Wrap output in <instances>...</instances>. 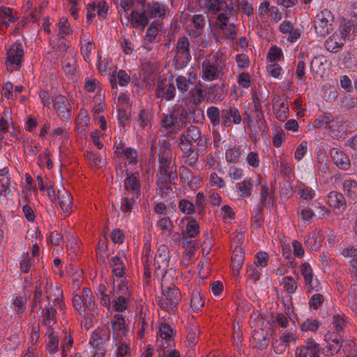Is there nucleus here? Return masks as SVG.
I'll list each match as a JSON object with an SVG mask.
<instances>
[{"label": "nucleus", "mask_w": 357, "mask_h": 357, "mask_svg": "<svg viewBox=\"0 0 357 357\" xmlns=\"http://www.w3.org/2000/svg\"><path fill=\"white\" fill-rule=\"evenodd\" d=\"M160 130L169 134H175L183 128L188 120V112L174 106L168 113L159 116Z\"/></svg>", "instance_id": "nucleus-1"}, {"label": "nucleus", "mask_w": 357, "mask_h": 357, "mask_svg": "<svg viewBox=\"0 0 357 357\" xmlns=\"http://www.w3.org/2000/svg\"><path fill=\"white\" fill-rule=\"evenodd\" d=\"M174 278H168V273H163L161 280L162 298L159 301L161 309L165 311H173L181 299V291L174 282Z\"/></svg>", "instance_id": "nucleus-2"}, {"label": "nucleus", "mask_w": 357, "mask_h": 357, "mask_svg": "<svg viewBox=\"0 0 357 357\" xmlns=\"http://www.w3.org/2000/svg\"><path fill=\"white\" fill-rule=\"evenodd\" d=\"M200 8L204 13L217 15L218 22H223V26L225 25V21L228 15H231L234 11V5L232 0H197Z\"/></svg>", "instance_id": "nucleus-3"}, {"label": "nucleus", "mask_w": 357, "mask_h": 357, "mask_svg": "<svg viewBox=\"0 0 357 357\" xmlns=\"http://www.w3.org/2000/svg\"><path fill=\"white\" fill-rule=\"evenodd\" d=\"M71 45L69 41L64 38H60L57 51L59 52V56H65L62 61V70L69 79H75L77 77V52L71 49Z\"/></svg>", "instance_id": "nucleus-4"}, {"label": "nucleus", "mask_w": 357, "mask_h": 357, "mask_svg": "<svg viewBox=\"0 0 357 357\" xmlns=\"http://www.w3.org/2000/svg\"><path fill=\"white\" fill-rule=\"evenodd\" d=\"M73 308L83 317L93 316L97 309V304L91 290L84 287L82 294H76L73 296Z\"/></svg>", "instance_id": "nucleus-5"}, {"label": "nucleus", "mask_w": 357, "mask_h": 357, "mask_svg": "<svg viewBox=\"0 0 357 357\" xmlns=\"http://www.w3.org/2000/svg\"><path fill=\"white\" fill-rule=\"evenodd\" d=\"M40 98L45 107L52 109L63 119H68L71 115L72 107L68 100L62 95L51 96L47 91H41Z\"/></svg>", "instance_id": "nucleus-6"}, {"label": "nucleus", "mask_w": 357, "mask_h": 357, "mask_svg": "<svg viewBox=\"0 0 357 357\" xmlns=\"http://www.w3.org/2000/svg\"><path fill=\"white\" fill-rule=\"evenodd\" d=\"M223 74V64L219 60L218 54L203 60L199 76L204 81L212 82L220 79Z\"/></svg>", "instance_id": "nucleus-7"}, {"label": "nucleus", "mask_w": 357, "mask_h": 357, "mask_svg": "<svg viewBox=\"0 0 357 357\" xmlns=\"http://www.w3.org/2000/svg\"><path fill=\"white\" fill-rule=\"evenodd\" d=\"M193 143L197 144L199 149H204L207 142L205 136L201 135L198 128L190 126L180 135L178 147L181 151H188L190 147H192Z\"/></svg>", "instance_id": "nucleus-8"}, {"label": "nucleus", "mask_w": 357, "mask_h": 357, "mask_svg": "<svg viewBox=\"0 0 357 357\" xmlns=\"http://www.w3.org/2000/svg\"><path fill=\"white\" fill-rule=\"evenodd\" d=\"M130 296V291L126 280L113 282L112 304L116 311L123 312L127 310Z\"/></svg>", "instance_id": "nucleus-9"}, {"label": "nucleus", "mask_w": 357, "mask_h": 357, "mask_svg": "<svg viewBox=\"0 0 357 357\" xmlns=\"http://www.w3.org/2000/svg\"><path fill=\"white\" fill-rule=\"evenodd\" d=\"M24 50L21 43L15 42L6 47V66L8 70H19L22 65Z\"/></svg>", "instance_id": "nucleus-10"}, {"label": "nucleus", "mask_w": 357, "mask_h": 357, "mask_svg": "<svg viewBox=\"0 0 357 357\" xmlns=\"http://www.w3.org/2000/svg\"><path fill=\"white\" fill-rule=\"evenodd\" d=\"M190 43L186 37L178 38L174 56V65L176 69H182L187 66L191 59Z\"/></svg>", "instance_id": "nucleus-11"}, {"label": "nucleus", "mask_w": 357, "mask_h": 357, "mask_svg": "<svg viewBox=\"0 0 357 357\" xmlns=\"http://www.w3.org/2000/svg\"><path fill=\"white\" fill-rule=\"evenodd\" d=\"M333 19L332 13L328 9H324L317 14L314 29L318 36L324 37L330 33L333 29Z\"/></svg>", "instance_id": "nucleus-12"}, {"label": "nucleus", "mask_w": 357, "mask_h": 357, "mask_svg": "<svg viewBox=\"0 0 357 357\" xmlns=\"http://www.w3.org/2000/svg\"><path fill=\"white\" fill-rule=\"evenodd\" d=\"M257 15L261 20H271L278 23L282 20V13L276 6H271L268 0L262 1L258 7Z\"/></svg>", "instance_id": "nucleus-13"}, {"label": "nucleus", "mask_w": 357, "mask_h": 357, "mask_svg": "<svg viewBox=\"0 0 357 357\" xmlns=\"http://www.w3.org/2000/svg\"><path fill=\"white\" fill-rule=\"evenodd\" d=\"M320 347L314 339L310 337L304 340V344L295 349V357H320Z\"/></svg>", "instance_id": "nucleus-14"}, {"label": "nucleus", "mask_w": 357, "mask_h": 357, "mask_svg": "<svg viewBox=\"0 0 357 357\" xmlns=\"http://www.w3.org/2000/svg\"><path fill=\"white\" fill-rule=\"evenodd\" d=\"M242 121L238 109L234 106H229L221 111V124L223 127L229 128L239 125Z\"/></svg>", "instance_id": "nucleus-15"}, {"label": "nucleus", "mask_w": 357, "mask_h": 357, "mask_svg": "<svg viewBox=\"0 0 357 357\" xmlns=\"http://www.w3.org/2000/svg\"><path fill=\"white\" fill-rule=\"evenodd\" d=\"M326 347L323 349V354L327 356H333L337 354L342 346V338L340 335L328 332L324 335Z\"/></svg>", "instance_id": "nucleus-16"}, {"label": "nucleus", "mask_w": 357, "mask_h": 357, "mask_svg": "<svg viewBox=\"0 0 357 357\" xmlns=\"http://www.w3.org/2000/svg\"><path fill=\"white\" fill-rule=\"evenodd\" d=\"M169 252L167 246L161 245L158 250V254L154 257V266L157 269H161L168 273V278L173 277L172 273L174 272L172 269L167 270L169 264Z\"/></svg>", "instance_id": "nucleus-17"}, {"label": "nucleus", "mask_w": 357, "mask_h": 357, "mask_svg": "<svg viewBox=\"0 0 357 357\" xmlns=\"http://www.w3.org/2000/svg\"><path fill=\"white\" fill-rule=\"evenodd\" d=\"M278 30L281 33L287 36L286 39L290 43H296L301 36V30L289 20H284L279 25Z\"/></svg>", "instance_id": "nucleus-18"}, {"label": "nucleus", "mask_w": 357, "mask_h": 357, "mask_svg": "<svg viewBox=\"0 0 357 357\" xmlns=\"http://www.w3.org/2000/svg\"><path fill=\"white\" fill-rule=\"evenodd\" d=\"M110 340V331L107 325L102 326L95 330L91 335L89 344L93 348L107 344Z\"/></svg>", "instance_id": "nucleus-19"}, {"label": "nucleus", "mask_w": 357, "mask_h": 357, "mask_svg": "<svg viewBox=\"0 0 357 357\" xmlns=\"http://www.w3.org/2000/svg\"><path fill=\"white\" fill-rule=\"evenodd\" d=\"M80 52L84 59L89 63L91 61V56L96 49L95 43L91 36L82 30V35L79 40Z\"/></svg>", "instance_id": "nucleus-20"}, {"label": "nucleus", "mask_w": 357, "mask_h": 357, "mask_svg": "<svg viewBox=\"0 0 357 357\" xmlns=\"http://www.w3.org/2000/svg\"><path fill=\"white\" fill-rule=\"evenodd\" d=\"M63 290L61 286L58 284L51 283L47 291V298L48 300V305L53 303L54 305L63 310L65 308V304L63 301Z\"/></svg>", "instance_id": "nucleus-21"}, {"label": "nucleus", "mask_w": 357, "mask_h": 357, "mask_svg": "<svg viewBox=\"0 0 357 357\" xmlns=\"http://www.w3.org/2000/svg\"><path fill=\"white\" fill-rule=\"evenodd\" d=\"M175 94L176 89L172 84H170L167 80H160L158 82L155 89V96L158 98L169 101L174 98Z\"/></svg>", "instance_id": "nucleus-22"}, {"label": "nucleus", "mask_w": 357, "mask_h": 357, "mask_svg": "<svg viewBox=\"0 0 357 357\" xmlns=\"http://www.w3.org/2000/svg\"><path fill=\"white\" fill-rule=\"evenodd\" d=\"M328 130L331 135L337 139L344 138L347 134V126L342 120L335 119L331 116Z\"/></svg>", "instance_id": "nucleus-23"}, {"label": "nucleus", "mask_w": 357, "mask_h": 357, "mask_svg": "<svg viewBox=\"0 0 357 357\" xmlns=\"http://www.w3.org/2000/svg\"><path fill=\"white\" fill-rule=\"evenodd\" d=\"M57 199L60 208L64 213L70 214L73 211V197L69 191L63 188L58 189Z\"/></svg>", "instance_id": "nucleus-24"}, {"label": "nucleus", "mask_w": 357, "mask_h": 357, "mask_svg": "<svg viewBox=\"0 0 357 357\" xmlns=\"http://www.w3.org/2000/svg\"><path fill=\"white\" fill-rule=\"evenodd\" d=\"M127 15V18L133 28L144 29L149 23V17L146 12H139L137 10H131Z\"/></svg>", "instance_id": "nucleus-25"}, {"label": "nucleus", "mask_w": 357, "mask_h": 357, "mask_svg": "<svg viewBox=\"0 0 357 357\" xmlns=\"http://www.w3.org/2000/svg\"><path fill=\"white\" fill-rule=\"evenodd\" d=\"M167 6L160 1L149 3L146 6V14L149 19H164L166 16Z\"/></svg>", "instance_id": "nucleus-26"}, {"label": "nucleus", "mask_w": 357, "mask_h": 357, "mask_svg": "<svg viewBox=\"0 0 357 357\" xmlns=\"http://www.w3.org/2000/svg\"><path fill=\"white\" fill-rule=\"evenodd\" d=\"M126 176L124 183L126 190L134 195L135 197H139L141 192V185L139 180V174L138 172L129 174L127 170Z\"/></svg>", "instance_id": "nucleus-27"}, {"label": "nucleus", "mask_w": 357, "mask_h": 357, "mask_svg": "<svg viewBox=\"0 0 357 357\" xmlns=\"http://www.w3.org/2000/svg\"><path fill=\"white\" fill-rule=\"evenodd\" d=\"M330 154L338 168L344 171L350 168L351 163L349 157L343 151L337 148H333L331 149Z\"/></svg>", "instance_id": "nucleus-28"}, {"label": "nucleus", "mask_w": 357, "mask_h": 357, "mask_svg": "<svg viewBox=\"0 0 357 357\" xmlns=\"http://www.w3.org/2000/svg\"><path fill=\"white\" fill-rule=\"evenodd\" d=\"M205 24L206 21L203 15H194L190 19L189 35L194 38L199 36L204 31Z\"/></svg>", "instance_id": "nucleus-29"}, {"label": "nucleus", "mask_w": 357, "mask_h": 357, "mask_svg": "<svg viewBox=\"0 0 357 357\" xmlns=\"http://www.w3.org/2000/svg\"><path fill=\"white\" fill-rule=\"evenodd\" d=\"M46 348L50 354H54L59 350V338L52 328H47L45 333Z\"/></svg>", "instance_id": "nucleus-30"}, {"label": "nucleus", "mask_w": 357, "mask_h": 357, "mask_svg": "<svg viewBox=\"0 0 357 357\" xmlns=\"http://www.w3.org/2000/svg\"><path fill=\"white\" fill-rule=\"evenodd\" d=\"M345 41L344 37L336 31L326 40L325 47L328 51L335 53L343 47Z\"/></svg>", "instance_id": "nucleus-31"}, {"label": "nucleus", "mask_w": 357, "mask_h": 357, "mask_svg": "<svg viewBox=\"0 0 357 357\" xmlns=\"http://www.w3.org/2000/svg\"><path fill=\"white\" fill-rule=\"evenodd\" d=\"M344 40L349 39L351 36L357 34V24L351 20L344 19L341 21L339 30L337 31Z\"/></svg>", "instance_id": "nucleus-32"}, {"label": "nucleus", "mask_w": 357, "mask_h": 357, "mask_svg": "<svg viewBox=\"0 0 357 357\" xmlns=\"http://www.w3.org/2000/svg\"><path fill=\"white\" fill-rule=\"evenodd\" d=\"M273 109L275 118L280 121H284L289 114V105L287 102L281 99L273 100Z\"/></svg>", "instance_id": "nucleus-33"}, {"label": "nucleus", "mask_w": 357, "mask_h": 357, "mask_svg": "<svg viewBox=\"0 0 357 357\" xmlns=\"http://www.w3.org/2000/svg\"><path fill=\"white\" fill-rule=\"evenodd\" d=\"M109 264L112 267L113 282L126 280L124 279L125 266L122 260L119 257H112Z\"/></svg>", "instance_id": "nucleus-34"}, {"label": "nucleus", "mask_w": 357, "mask_h": 357, "mask_svg": "<svg viewBox=\"0 0 357 357\" xmlns=\"http://www.w3.org/2000/svg\"><path fill=\"white\" fill-rule=\"evenodd\" d=\"M113 339L115 346L117 347V357H123L127 355L130 351V340L127 335H115Z\"/></svg>", "instance_id": "nucleus-35"}, {"label": "nucleus", "mask_w": 357, "mask_h": 357, "mask_svg": "<svg viewBox=\"0 0 357 357\" xmlns=\"http://www.w3.org/2000/svg\"><path fill=\"white\" fill-rule=\"evenodd\" d=\"M255 181L252 178L247 177L236 184V188L240 197L245 198L252 195Z\"/></svg>", "instance_id": "nucleus-36"}, {"label": "nucleus", "mask_w": 357, "mask_h": 357, "mask_svg": "<svg viewBox=\"0 0 357 357\" xmlns=\"http://www.w3.org/2000/svg\"><path fill=\"white\" fill-rule=\"evenodd\" d=\"M244 262V252L242 248H236L232 250L231 266L234 274H238Z\"/></svg>", "instance_id": "nucleus-37"}, {"label": "nucleus", "mask_w": 357, "mask_h": 357, "mask_svg": "<svg viewBox=\"0 0 357 357\" xmlns=\"http://www.w3.org/2000/svg\"><path fill=\"white\" fill-rule=\"evenodd\" d=\"M17 17L8 7L0 6V30L7 28L10 23L17 21Z\"/></svg>", "instance_id": "nucleus-38"}, {"label": "nucleus", "mask_w": 357, "mask_h": 357, "mask_svg": "<svg viewBox=\"0 0 357 357\" xmlns=\"http://www.w3.org/2000/svg\"><path fill=\"white\" fill-rule=\"evenodd\" d=\"M109 324H111L113 330V337L115 335H126V321L123 315L120 314H115Z\"/></svg>", "instance_id": "nucleus-39"}, {"label": "nucleus", "mask_w": 357, "mask_h": 357, "mask_svg": "<svg viewBox=\"0 0 357 357\" xmlns=\"http://www.w3.org/2000/svg\"><path fill=\"white\" fill-rule=\"evenodd\" d=\"M190 305L192 311L194 312H198L202 310L204 305V301L201 291L197 289L192 291Z\"/></svg>", "instance_id": "nucleus-40"}, {"label": "nucleus", "mask_w": 357, "mask_h": 357, "mask_svg": "<svg viewBox=\"0 0 357 357\" xmlns=\"http://www.w3.org/2000/svg\"><path fill=\"white\" fill-rule=\"evenodd\" d=\"M174 335V330L169 325L167 324H162L160 325L158 332V337L161 340L162 344L165 342L169 345L173 341Z\"/></svg>", "instance_id": "nucleus-41"}, {"label": "nucleus", "mask_w": 357, "mask_h": 357, "mask_svg": "<svg viewBox=\"0 0 357 357\" xmlns=\"http://www.w3.org/2000/svg\"><path fill=\"white\" fill-rule=\"evenodd\" d=\"M153 121V114L149 109L142 108L139 110L137 122L141 128L151 127Z\"/></svg>", "instance_id": "nucleus-42"}, {"label": "nucleus", "mask_w": 357, "mask_h": 357, "mask_svg": "<svg viewBox=\"0 0 357 357\" xmlns=\"http://www.w3.org/2000/svg\"><path fill=\"white\" fill-rule=\"evenodd\" d=\"M343 191L350 200L357 199V181L351 179L345 180L343 182Z\"/></svg>", "instance_id": "nucleus-43"}, {"label": "nucleus", "mask_w": 357, "mask_h": 357, "mask_svg": "<svg viewBox=\"0 0 357 357\" xmlns=\"http://www.w3.org/2000/svg\"><path fill=\"white\" fill-rule=\"evenodd\" d=\"M345 199L340 192L332 191L328 195V204L334 208H339L345 205Z\"/></svg>", "instance_id": "nucleus-44"}, {"label": "nucleus", "mask_w": 357, "mask_h": 357, "mask_svg": "<svg viewBox=\"0 0 357 357\" xmlns=\"http://www.w3.org/2000/svg\"><path fill=\"white\" fill-rule=\"evenodd\" d=\"M201 149H195L193 147H190L188 151H181L183 152L182 159L185 163L187 165L193 167L198 158H199V151Z\"/></svg>", "instance_id": "nucleus-45"}, {"label": "nucleus", "mask_w": 357, "mask_h": 357, "mask_svg": "<svg viewBox=\"0 0 357 357\" xmlns=\"http://www.w3.org/2000/svg\"><path fill=\"white\" fill-rule=\"evenodd\" d=\"M56 311L54 307L50 306V305L46 307L45 310L43 312V322L47 326V328H52L56 322Z\"/></svg>", "instance_id": "nucleus-46"}, {"label": "nucleus", "mask_w": 357, "mask_h": 357, "mask_svg": "<svg viewBox=\"0 0 357 357\" xmlns=\"http://www.w3.org/2000/svg\"><path fill=\"white\" fill-rule=\"evenodd\" d=\"M66 240V248L72 252L77 254L79 251V240L78 237L70 232H66L64 234Z\"/></svg>", "instance_id": "nucleus-47"}, {"label": "nucleus", "mask_w": 357, "mask_h": 357, "mask_svg": "<svg viewBox=\"0 0 357 357\" xmlns=\"http://www.w3.org/2000/svg\"><path fill=\"white\" fill-rule=\"evenodd\" d=\"M231 15H228L227 19L225 21V25L223 26L222 24L223 22H218L217 20L216 24L220 27V29L222 31V33L226 36V38L229 39H234L236 36V31L235 26L231 24H229V20L231 17Z\"/></svg>", "instance_id": "nucleus-48"}, {"label": "nucleus", "mask_w": 357, "mask_h": 357, "mask_svg": "<svg viewBox=\"0 0 357 357\" xmlns=\"http://www.w3.org/2000/svg\"><path fill=\"white\" fill-rule=\"evenodd\" d=\"M58 28L59 36H71L73 33L74 29L70 26L68 20L66 17H62L59 19V22L56 24Z\"/></svg>", "instance_id": "nucleus-49"}, {"label": "nucleus", "mask_w": 357, "mask_h": 357, "mask_svg": "<svg viewBox=\"0 0 357 357\" xmlns=\"http://www.w3.org/2000/svg\"><path fill=\"white\" fill-rule=\"evenodd\" d=\"M321 326V322L315 319L307 318L300 324V328L303 332L316 333Z\"/></svg>", "instance_id": "nucleus-50"}, {"label": "nucleus", "mask_w": 357, "mask_h": 357, "mask_svg": "<svg viewBox=\"0 0 357 357\" xmlns=\"http://www.w3.org/2000/svg\"><path fill=\"white\" fill-rule=\"evenodd\" d=\"M305 245L312 250H317L321 246V238L319 233L313 231L310 232L305 238Z\"/></svg>", "instance_id": "nucleus-51"}, {"label": "nucleus", "mask_w": 357, "mask_h": 357, "mask_svg": "<svg viewBox=\"0 0 357 357\" xmlns=\"http://www.w3.org/2000/svg\"><path fill=\"white\" fill-rule=\"evenodd\" d=\"M199 233V225L195 220H190L187 225L185 230L183 231V235L184 238H195Z\"/></svg>", "instance_id": "nucleus-52"}, {"label": "nucleus", "mask_w": 357, "mask_h": 357, "mask_svg": "<svg viewBox=\"0 0 357 357\" xmlns=\"http://www.w3.org/2000/svg\"><path fill=\"white\" fill-rule=\"evenodd\" d=\"M159 162L160 165L159 172L167 170V168H169V167L172 166L173 164H175V162H172V154L171 151L167 150L163 153H160Z\"/></svg>", "instance_id": "nucleus-53"}, {"label": "nucleus", "mask_w": 357, "mask_h": 357, "mask_svg": "<svg viewBox=\"0 0 357 357\" xmlns=\"http://www.w3.org/2000/svg\"><path fill=\"white\" fill-rule=\"evenodd\" d=\"M266 73L270 77L280 79L284 73L282 66L278 63H267Z\"/></svg>", "instance_id": "nucleus-54"}, {"label": "nucleus", "mask_w": 357, "mask_h": 357, "mask_svg": "<svg viewBox=\"0 0 357 357\" xmlns=\"http://www.w3.org/2000/svg\"><path fill=\"white\" fill-rule=\"evenodd\" d=\"M158 177H163L165 181H168L170 183H175L178 178L176 164H173L169 168H167V170L159 172Z\"/></svg>", "instance_id": "nucleus-55"}, {"label": "nucleus", "mask_w": 357, "mask_h": 357, "mask_svg": "<svg viewBox=\"0 0 357 357\" xmlns=\"http://www.w3.org/2000/svg\"><path fill=\"white\" fill-rule=\"evenodd\" d=\"M281 284L283 289L289 294H294L298 289V283L291 276H284L282 279Z\"/></svg>", "instance_id": "nucleus-56"}, {"label": "nucleus", "mask_w": 357, "mask_h": 357, "mask_svg": "<svg viewBox=\"0 0 357 357\" xmlns=\"http://www.w3.org/2000/svg\"><path fill=\"white\" fill-rule=\"evenodd\" d=\"M86 158L89 163L96 167L100 168L105 165V159L104 157L97 153L88 151L86 153Z\"/></svg>", "instance_id": "nucleus-57"}, {"label": "nucleus", "mask_w": 357, "mask_h": 357, "mask_svg": "<svg viewBox=\"0 0 357 357\" xmlns=\"http://www.w3.org/2000/svg\"><path fill=\"white\" fill-rule=\"evenodd\" d=\"M206 115L213 127L218 126L221 122V112L214 106L209 107L206 111Z\"/></svg>", "instance_id": "nucleus-58"}, {"label": "nucleus", "mask_w": 357, "mask_h": 357, "mask_svg": "<svg viewBox=\"0 0 357 357\" xmlns=\"http://www.w3.org/2000/svg\"><path fill=\"white\" fill-rule=\"evenodd\" d=\"M157 193L160 196L170 197L173 194L172 188L165 181V178L158 177L157 182Z\"/></svg>", "instance_id": "nucleus-59"}, {"label": "nucleus", "mask_w": 357, "mask_h": 357, "mask_svg": "<svg viewBox=\"0 0 357 357\" xmlns=\"http://www.w3.org/2000/svg\"><path fill=\"white\" fill-rule=\"evenodd\" d=\"M162 25V24L158 20L153 21L148 26L144 36L151 38L155 41L156 40L157 36H158Z\"/></svg>", "instance_id": "nucleus-60"}, {"label": "nucleus", "mask_w": 357, "mask_h": 357, "mask_svg": "<svg viewBox=\"0 0 357 357\" xmlns=\"http://www.w3.org/2000/svg\"><path fill=\"white\" fill-rule=\"evenodd\" d=\"M297 214L301 220L308 222H311L314 219L317 218L314 211L310 207L298 208Z\"/></svg>", "instance_id": "nucleus-61"}, {"label": "nucleus", "mask_w": 357, "mask_h": 357, "mask_svg": "<svg viewBox=\"0 0 357 357\" xmlns=\"http://www.w3.org/2000/svg\"><path fill=\"white\" fill-rule=\"evenodd\" d=\"M306 64L307 62L305 59H301L298 61L296 70V77L298 79V83L303 84L306 78Z\"/></svg>", "instance_id": "nucleus-62"}, {"label": "nucleus", "mask_w": 357, "mask_h": 357, "mask_svg": "<svg viewBox=\"0 0 357 357\" xmlns=\"http://www.w3.org/2000/svg\"><path fill=\"white\" fill-rule=\"evenodd\" d=\"M264 268L250 264L246 269V276L254 281L259 280Z\"/></svg>", "instance_id": "nucleus-63"}, {"label": "nucleus", "mask_w": 357, "mask_h": 357, "mask_svg": "<svg viewBox=\"0 0 357 357\" xmlns=\"http://www.w3.org/2000/svg\"><path fill=\"white\" fill-rule=\"evenodd\" d=\"M283 57L282 50L278 47H271L267 54V63H278Z\"/></svg>", "instance_id": "nucleus-64"}]
</instances>
